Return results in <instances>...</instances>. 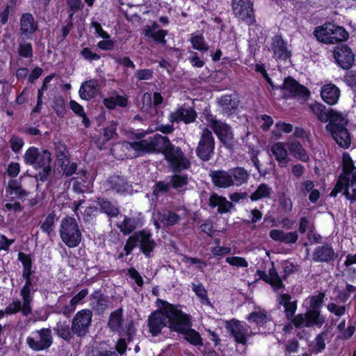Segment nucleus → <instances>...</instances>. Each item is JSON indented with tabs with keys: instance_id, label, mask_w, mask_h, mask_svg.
I'll return each mask as SVG.
<instances>
[{
	"instance_id": "c03bdc74",
	"label": "nucleus",
	"mask_w": 356,
	"mask_h": 356,
	"mask_svg": "<svg viewBox=\"0 0 356 356\" xmlns=\"http://www.w3.org/2000/svg\"><path fill=\"white\" fill-rule=\"evenodd\" d=\"M138 218H129L125 216L122 225H118V228L124 236L129 235L135 232L134 231L138 226Z\"/></svg>"
},
{
	"instance_id": "58836bf2",
	"label": "nucleus",
	"mask_w": 356,
	"mask_h": 356,
	"mask_svg": "<svg viewBox=\"0 0 356 356\" xmlns=\"http://www.w3.org/2000/svg\"><path fill=\"white\" fill-rule=\"evenodd\" d=\"M18 259L23 266L22 277L24 280H32L31 276L33 273V270H32L33 261L31 255L19 252L18 253Z\"/></svg>"
},
{
	"instance_id": "a18cd8bd",
	"label": "nucleus",
	"mask_w": 356,
	"mask_h": 356,
	"mask_svg": "<svg viewBox=\"0 0 356 356\" xmlns=\"http://www.w3.org/2000/svg\"><path fill=\"white\" fill-rule=\"evenodd\" d=\"M220 106L227 112L234 113L238 108V101L232 95H225L219 101Z\"/></svg>"
},
{
	"instance_id": "423d86ee",
	"label": "nucleus",
	"mask_w": 356,
	"mask_h": 356,
	"mask_svg": "<svg viewBox=\"0 0 356 356\" xmlns=\"http://www.w3.org/2000/svg\"><path fill=\"white\" fill-rule=\"evenodd\" d=\"M59 236L69 248H75L81 243L83 236L77 220L72 216L63 217L59 225Z\"/></svg>"
},
{
	"instance_id": "9d476101",
	"label": "nucleus",
	"mask_w": 356,
	"mask_h": 356,
	"mask_svg": "<svg viewBox=\"0 0 356 356\" xmlns=\"http://www.w3.org/2000/svg\"><path fill=\"white\" fill-rule=\"evenodd\" d=\"M346 125L343 118V121H332L326 126V129L330 132L337 145L343 149L348 148L351 143L350 134Z\"/></svg>"
},
{
	"instance_id": "bf43d9fd",
	"label": "nucleus",
	"mask_w": 356,
	"mask_h": 356,
	"mask_svg": "<svg viewBox=\"0 0 356 356\" xmlns=\"http://www.w3.org/2000/svg\"><path fill=\"white\" fill-rule=\"evenodd\" d=\"M65 1L69 10L71 11V13L69 15L70 19L76 13L83 10L84 7L81 0H65Z\"/></svg>"
},
{
	"instance_id": "4be33fe9",
	"label": "nucleus",
	"mask_w": 356,
	"mask_h": 356,
	"mask_svg": "<svg viewBox=\"0 0 356 356\" xmlns=\"http://www.w3.org/2000/svg\"><path fill=\"white\" fill-rule=\"evenodd\" d=\"M337 257V254L335 253L332 245L326 243L314 249L312 259L315 262L329 263L333 261Z\"/></svg>"
},
{
	"instance_id": "603ef678",
	"label": "nucleus",
	"mask_w": 356,
	"mask_h": 356,
	"mask_svg": "<svg viewBox=\"0 0 356 356\" xmlns=\"http://www.w3.org/2000/svg\"><path fill=\"white\" fill-rule=\"evenodd\" d=\"M193 49L202 51L207 52L209 51V45L206 43L204 36L202 34L192 36L190 39Z\"/></svg>"
},
{
	"instance_id": "4d7b16f0",
	"label": "nucleus",
	"mask_w": 356,
	"mask_h": 356,
	"mask_svg": "<svg viewBox=\"0 0 356 356\" xmlns=\"http://www.w3.org/2000/svg\"><path fill=\"white\" fill-rule=\"evenodd\" d=\"M170 183H165L164 181H156L153 187L152 195L158 197L160 194L168 193L170 190Z\"/></svg>"
},
{
	"instance_id": "774afa93",
	"label": "nucleus",
	"mask_w": 356,
	"mask_h": 356,
	"mask_svg": "<svg viewBox=\"0 0 356 356\" xmlns=\"http://www.w3.org/2000/svg\"><path fill=\"white\" fill-rule=\"evenodd\" d=\"M343 81L349 87H356V70H348L344 75Z\"/></svg>"
},
{
	"instance_id": "8fccbe9b",
	"label": "nucleus",
	"mask_w": 356,
	"mask_h": 356,
	"mask_svg": "<svg viewBox=\"0 0 356 356\" xmlns=\"http://www.w3.org/2000/svg\"><path fill=\"white\" fill-rule=\"evenodd\" d=\"M17 54L19 57L31 60L33 57V49L31 42H19Z\"/></svg>"
},
{
	"instance_id": "c756f323",
	"label": "nucleus",
	"mask_w": 356,
	"mask_h": 356,
	"mask_svg": "<svg viewBox=\"0 0 356 356\" xmlns=\"http://www.w3.org/2000/svg\"><path fill=\"white\" fill-rule=\"evenodd\" d=\"M53 330L56 336L67 342H70L74 338V335H75L72 330V326L70 327V323L67 321H59L57 322Z\"/></svg>"
},
{
	"instance_id": "dca6fc26",
	"label": "nucleus",
	"mask_w": 356,
	"mask_h": 356,
	"mask_svg": "<svg viewBox=\"0 0 356 356\" xmlns=\"http://www.w3.org/2000/svg\"><path fill=\"white\" fill-rule=\"evenodd\" d=\"M309 108L314 114H315L318 119L323 122L332 121H343V118L341 114L335 111L332 108H330L327 111L325 109V106L318 102H315L309 105Z\"/></svg>"
},
{
	"instance_id": "e2e57ef3",
	"label": "nucleus",
	"mask_w": 356,
	"mask_h": 356,
	"mask_svg": "<svg viewBox=\"0 0 356 356\" xmlns=\"http://www.w3.org/2000/svg\"><path fill=\"white\" fill-rule=\"evenodd\" d=\"M327 309L336 316L341 317L346 312V308L344 305H338L334 302H330L327 305Z\"/></svg>"
},
{
	"instance_id": "412c9836",
	"label": "nucleus",
	"mask_w": 356,
	"mask_h": 356,
	"mask_svg": "<svg viewBox=\"0 0 356 356\" xmlns=\"http://www.w3.org/2000/svg\"><path fill=\"white\" fill-rule=\"evenodd\" d=\"M213 184L218 188H227L234 185L230 170H211L209 172Z\"/></svg>"
},
{
	"instance_id": "0eeeda50",
	"label": "nucleus",
	"mask_w": 356,
	"mask_h": 356,
	"mask_svg": "<svg viewBox=\"0 0 356 356\" xmlns=\"http://www.w3.org/2000/svg\"><path fill=\"white\" fill-rule=\"evenodd\" d=\"M232 14L234 17L248 26L257 23L254 3L252 0H231Z\"/></svg>"
},
{
	"instance_id": "e433bc0d",
	"label": "nucleus",
	"mask_w": 356,
	"mask_h": 356,
	"mask_svg": "<svg viewBox=\"0 0 356 356\" xmlns=\"http://www.w3.org/2000/svg\"><path fill=\"white\" fill-rule=\"evenodd\" d=\"M122 323L123 309L120 307L110 314L107 325L111 331L118 332L122 328Z\"/></svg>"
},
{
	"instance_id": "393cba45",
	"label": "nucleus",
	"mask_w": 356,
	"mask_h": 356,
	"mask_svg": "<svg viewBox=\"0 0 356 356\" xmlns=\"http://www.w3.org/2000/svg\"><path fill=\"white\" fill-rule=\"evenodd\" d=\"M342 172L341 174H343L344 171L348 172L347 175H345L344 181L348 185L353 186L356 184V166L354 165L353 161L348 152H343L342 154Z\"/></svg>"
},
{
	"instance_id": "bb28decb",
	"label": "nucleus",
	"mask_w": 356,
	"mask_h": 356,
	"mask_svg": "<svg viewBox=\"0 0 356 356\" xmlns=\"http://www.w3.org/2000/svg\"><path fill=\"white\" fill-rule=\"evenodd\" d=\"M100 89L97 79H92L84 81L79 90V97L83 100H90L94 98Z\"/></svg>"
},
{
	"instance_id": "49530a36",
	"label": "nucleus",
	"mask_w": 356,
	"mask_h": 356,
	"mask_svg": "<svg viewBox=\"0 0 356 356\" xmlns=\"http://www.w3.org/2000/svg\"><path fill=\"white\" fill-rule=\"evenodd\" d=\"M118 125V122L112 120L108 123L107 126L104 127L102 129V131L101 132V134L102 135L104 143H106L112 138L118 136V134L116 131Z\"/></svg>"
},
{
	"instance_id": "ddd939ff",
	"label": "nucleus",
	"mask_w": 356,
	"mask_h": 356,
	"mask_svg": "<svg viewBox=\"0 0 356 356\" xmlns=\"http://www.w3.org/2000/svg\"><path fill=\"white\" fill-rule=\"evenodd\" d=\"M246 320L254 324L260 332L270 333L274 330V327L269 326L270 323H273L272 318L265 309L259 307L258 311L252 312L246 317Z\"/></svg>"
},
{
	"instance_id": "2f4dec72",
	"label": "nucleus",
	"mask_w": 356,
	"mask_h": 356,
	"mask_svg": "<svg viewBox=\"0 0 356 356\" xmlns=\"http://www.w3.org/2000/svg\"><path fill=\"white\" fill-rule=\"evenodd\" d=\"M96 203L99 206L100 210L110 218H115L120 213L117 203H113L106 197H97Z\"/></svg>"
},
{
	"instance_id": "f257e3e1",
	"label": "nucleus",
	"mask_w": 356,
	"mask_h": 356,
	"mask_svg": "<svg viewBox=\"0 0 356 356\" xmlns=\"http://www.w3.org/2000/svg\"><path fill=\"white\" fill-rule=\"evenodd\" d=\"M131 149L137 152L136 156H143L156 152H161L169 163L173 172H181L191 168V162L185 156L181 148L171 143L168 136L156 134L150 141L141 139L138 141L129 142Z\"/></svg>"
},
{
	"instance_id": "0e129e2a",
	"label": "nucleus",
	"mask_w": 356,
	"mask_h": 356,
	"mask_svg": "<svg viewBox=\"0 0 356 356\" xmlns=\"http://www.w3.org/2000/svg\"><path fill=\"white\" fill-rule=\"evenodd\" d=\"M226 262L236 267L246 268L248 266V263L246 259L241 257H227L226 258Z\"/></svg>"
},
{
	"instance_id": "2eb2a0df",
	"label": "nucleus",
	"mask_w": 356,
	"mask_h": 356,
	"mask_svg": "<svg viewBox=\"0 0 356 356\" xmlns=\"http://www.w3.org/2000/svg\"><path fill=\"white\" fill-rule=\"evenodd\" d=\"M149 332L153 337H156L161 333L163 327H168L166 318L163 312V306L160 309L152 312L147 320Z\"/></svg>"
},
{
	"instance_id": "a878e982",
	"label": "nucleus",
	"mask_w": 356,
	"mask_h": 356,
	"mask_svg": "<svg viewBox=\"0 0 356 356\" xmlns=\"http://www.w3.org/2000/svg\"><path fill=\"white\" fill-rule=\"evenodd\" d=\"M209 205L213 209L217 207L218 213L220 214L227 213L234 207V204L232 202L228 201L225 197L218 195L216 193L211 194Z\"/></svg>"
},
{
	"instance_id": "4468645a",
	"label": "nucleus",
	"mask_w": 356,
	"mask_h": 356,
	"mask_svg": "<svg viewBox=\"0 0 356 356\" xmlns=\"http://www.w3.org/2000/svg\"><path fill=\"white\" fill-rule=\"evenodd\" d=\"M197 118V113L193 106H186V104L179 106L175 111L170 113L168 120L170 123L184 122L185 124L194 123Z\"/></svg>"
},
{
	"instance_id": "7c9ffc66",
	"label": "nucleus",
	"mask_w": 356,
	"mask_h": 356,
	"mask_svg": "<svg viewBox=\"0 0 356 356\" xmlns=\"http://www.w3.org/2000/svg\"><path fill=\"white\" fill-rule=\"evenodd\" d=\"M286 146L288 151L295 159L304 163L309 161V156L299 141H291Z\"/></svg>"
},
{
	"instance_id": "ea45409f",
	"label": "nucleus",
	"mask_w": 356,
	"mask_h": 356,
	"mask_svg": "<svg viewBox=\"0 0 356 356\" xmlns=\"http://www.w3.org/2000/svg\"><path fill=\"white\" fill-rule=\"evenodd\" d=\"M158 218L164 226L172 227L179 222L180 216L171 210L165 209L158 213Z\"/></svg>"
},
{
	"instance_id": "f704fd0d",
	"label": "nucleus",
	"mask_w": 356,
	"mask_h": 356,
	"mask_svg": "<svg viewBox=\"0 0 356 356\" xmlns=\"http://www.w3.org/2000/svg\"><path fill=\"white\" fill-rule=\"evenodd\" d=\"M102 103L108 110H113L117 106L122 108L127 107L129 104V100L126 95H120L116 92L115 96L104 98Z\"/></svg>"
},
{
	"instance_id": "6e6552de",
	"label": "nucleus",
	"mask_w": 356,
	"mask_h": 356,
	"mask_svg": "<svg viewBox=\"0 0 356 356\" xmlns=\"http://www.w3.org/2000/svg\"><path fill=\"white\" fill-rule=\"evenodd\" d=\"M26 344L33 351H43L53 344L52 332L49 327H42L31 332L26 339Z\"/></svg>"
},
{
	"instance_id": "de8ad7c7",
	"label": "nucleus",
	"mask_w": 356,
	"mask_h": 356,
	"mask_svg": "<svg viewBox=\"0 0 356 356\" xmlns=\"http://www.w3.org/2000/svg\"><path fill=\"white\" fill-rule=\"evenodd\" d=\"M180 172H174L170 177V187L179 190V188L186 186L188 184V175H180Z\"/></svg>"
},
{
	"instance_id": "f3484780",
	"label": "nucleus",
	"mask_w": 356,
	"mask_h": 356,
	"mask_svg": "<svg viewBox=\"0 0 356 356\" xmlns=\"http://www.w3.org/2000/svg\"><path fill=\"white\" fill-rule=\"evenodd\" d=\"M38 29V24L31 13H24L19 17V33L21 36L32 40Z\"/></svg>"
},
{
	"instance_id": "72a5a7b5",
	"label": "nucleus",
	"mask_w": 356,
	"mask_h": 356,
	"mask_svg": "<svg viewBox=\"0 0 356 356\" xmlns=\"http://www.w3.org/2000/svg\"><path fill=\"white\" fill-rule=\"evenodd\" d=\"M305 314L307 327L316 326L320 328L325 322V317L321 314V311L309 309Z\"/></svg>"
},
{
	"instance_id": "7ed1b4c3",
	"label": "nucleus",
	"mask_w": 356,
	"mask_h": 356,
	"mask_svg": "<svg viewBox=\"0 0 356 356\" xmlns=\"http://www.w3.org/2000/svg\"><path fill=\"white\" fill-rule=\"evenodd\" d=\"M156 245L152 231L149 229H143L135 232L128 237L123 250L125 254L128 256L132 253L136 248L139 247L140 251L145 257L149 258Z\"/></svg>"
},
{
	"instance_id": "aec40b11",
	"label": "nucleus",
	"mask_w": 356,
	"mask_h": 356,
	"mask_svg": "<svg viewBox=\"0 0 356 356\" xmlns=\"http://www.w3.org/2000/svg\"><path fill=\"white\" fill-rule=\"evenodd\" d=\"M280 89L289 91L293 97H300L303 99H308L310 96L309 89L298 83L294 78L287 76L284 79L283 85L280 86Z\"/></svg>"
},
{
	"instance_id": "a19ab883",
	"label": "nucleus",
	"mask_w": 356,
	"mask_h": 356,
	"mask_svg": "<svg viewBox=\"0 0 356 356\" xmlns=\"http://www.w3.org/2000/svg\"><path fill=\"white\" fill-rule=\"evenodd\" d=\"M184 335V339L191 345L195 346H202L203 341L200 334L191 327H186L181 332H179Z\"/></svg>"
},
{
	"instance_id": "b1692460",
	"label": "nucleus",
	"mask_w": 356,
	"mask_h": 356,
	"mask_svg": "<svg viewBox=\"0 0 356 356\" xmlns=\"http://www.w3.org/2000/svg\"><path fill=\"white\" fill-rule=\"evenodd\" d=\"M106 185L108 190L115 191L116 193L124 194L129 192L131 185L127 178L120 175L110 176L106 180Z\"/></svg>"
},
{
	"instance_id": "864d4df0",
	"label": "nucleus",
	"mask_w": 356,
	"mask_h": 356,
	"mask_svg": "<svg viewBox=\"0 0 356 356\" xmlns=\"http://www.w3.org/2000/svg\"><path fill=\"white\" fill-rule=\"evenodd\" d=\"M52 108L58 118H63L65 117L66 114V104L63 97L60 96L54 99Z\"/></svg>"
},
{
	"instance_id": "20e7f679",
	"label": "nucleus",
	"mask_w": 356,
	"mask_h": 356,
	"mask_svg": "<svg viewBox=\"0 0 356 356\" xmlns=\"http://www.w3.org/2000/svg\"><path fill=\"white\" fill-rule=\"evenodd\" d=\"M313 34L318 42L325 44L345 42L349 38V33L345 28L330 22L315 27Z\"/></svg>"
},
{
	"instance_id": "6e6d98bb",
	"label": "nucleus",
	"mask_w": 356,
	"mask_h": 356,
	"mask_svg": "<svg viewBox=\"0 0 356 356\" xmlns=\"http://www.w3.org/2000/svg\"><path fill=\"white\" fill-rule=\"evenodd\" d=\"M348 172L344 171L343 174H340L338 180L334 187V188L332 190L330 193L331 197H337V194L342 192L343 191H345L346 188H350L348 185L344 181L343 179H345V175H346Z\"/></svg>"
},
{
	"instance_id": "6ab92c4d",
	"label": "nucleus",
	"mask_w": 356,
	"mask_h": 356,
	"mask_svg": "<svg viewBox=\"0 0 356 356\" xmlns=\"http://www.w3.org/2000/svg\"><path fill=\"white\" fill-rule=\"evenodd\" d=\"M334 58L339 66L344 70H349L355 61V55L351 48L346 44H343L335 49Z\"/></svg>"
},
{
	"instance_id": "3c124183",
	"label": "nucleus",
	"mask_w": 356,
	"mask_h": 356,
	"mask_svg": "<svg viewBox=\"0 0 356 356\" xmlns=\"http://www.w3.org/2000/svg\"><path fill=\"white\" fill-rule=\"evenodd\" d=\"M283 273L282 277L283 280H286L287 278L300 270V267L298 264H294L289 260H284L281 262Z\"/></svg>"
},
{
	"instance_id": "a211bd4d",
	"label": "nucleus",
	"mask_w": 356,
	"mask_h": 356,
	"mask_svg": "<svg viewBox=\"0 0 356 356\" xmlns=\"http://www.w3.org/2000/svg\"><path fill=\"white\" fill-rule=\"evenodd\" d=\"M270 48L276 60H286L292 56L291 50L281 35H276L272 38Z\"/></svg>"
},
{
	"instance_id": "1a4fd4ad",
	"label": "nucleus",
	"mask_w": 356,
	"mask_h": 356,
	"mask_svg": "<svg viewBox=\"0 0 356 356\" xmlns=\"http://www.w3.org/2000/svg\"><path fill=\"white\" fill-rule=\"evenodd\" d=\"M215 138L209 128H204L200 136L195 154L202 161H210L214 155Z\"/></svg>"
},
{
	"instance_id": "338daca9",
	"label": "nucleus",
	"mask_w": 356,
	"mask_h": 356,
	"mask_svg": "<svg viewBox=\"0 0 356 356\" xmlns=\"http://www.w3.org/2000/svg\"><path fill=\"white\" fill-rule=\"evenodd\" d=\"M314 223L307 216H302L299 220L298 232L302 234H305L307 230L314 228Z\"/></svg>"
},
{
	"instance_id": "9b49d317",
	"label": "nucleus",
	"mask_w": 356,
	"mask_h": 356,
	"mask_svg": "<svg viewBox=\"0 0 356 356\" xmlns=\"http://www.w3.org/2000/svg\"><path fill=\"white\" fill-rule=\"evenodd\" d=\"M92 313L88 309L76 312L72 321V330L79 337H84L89 332L92 323Z\"/></svg>"
},
{
	"instance_id": "69168bd1",
	"label": "nucleus",
	"mask_w": 356,
	"mask_h": 356,
	"mask_svg": "<svg viewBox=\"0 0 356 356\" xmlns=\"http://www.w3.org/2000/svg\"><path fill=\"white\" fill-rule=\"evenodd\" d=\"M60 167L63 171V175L66 177H71L74 174L76 175L78 165L76 162L64 163V165Z\"/></svg>"
},
{
	"instance_id": "f8f14e48",
	"label": "nucleus",
	"mask_w": 356,
	"mask_h": 356,
	"mask_svg": "<svg viewBox=\"0 0 356 356\" xmlns=\"http://www.w3.org/2000/svg\"><path fill=\"white\" fill-rule=\"evenodd\" d=\"M209 127L217 136L220 143L227 149L233 146L234 134L229 124L224 121L217 120Z\"/></svg>"
},
{
	"instance_id": "79ce46f5",
	"label": "nucleus",
	"mask_w": 356,
	"mask_h": 356,
	"mask_svg": "<svg viewBox=\"0 0 356 356\" xmlns=\"http://www.w3.org/2000/svg\"><path fill=\"white\" fill-rule=\"evenodd\" d=\"M230 174L234 181V185L239 186L246 183L249 179L250 174L243 167H236L229 170Z\"/></svg>"
},
{
	"instance_id": "13d9d810",
	"label": "nucleus",
	"mask_w": 356,
	"mask_h": 356,
	"mask_svg": "<svg viewBox=\"0 0 356 356\" xmlns=\"http://www.w3.org/2000/svg\"><path fill=\"white\" fill-rule=\"evenodd\" d=\"M9 143L11 150L15 154H18L24 145V140L16 135H12L10 136Z\"/></svg>"
},
{
	"instance_id": "5701e85b",
	"label": "nucleus",
	"mask_w": 356,
	"mask_h": 356,
	"mask_svg": "<svg viewBox=\"0 0 356 356\" xmlns=\"http://www.w3.org/2000/svg\"><path fill=\"white\" fill-rule=\"evenodd\" d=\"M70 183H72V190L74 193L77 194L86 193L90 184L87 170H79L76 176L71 178Z\"/></svg>"
},
{
	"instance_id": "09e8293b",
	"label": "nucleus",
	"mask_w": 356,
	"mask_h": 356,
	"mask_svg": "<svg viewBox=\"0 0 356 356\" xmlns=\"http://www.w3.org/2000/svg\"><path fill=\"white\" fill-rule=\"evenodd\" d=\"M145 35L153 39L158 44H165V37L168 32L167 30L159 29L156 31H152L150 29H145Z\"/></svg>"
},
{
	"instance_id": "5fc2aeb1",
	"label": "nucleus",
	"mask_w": 356,
	"mask_h": 356,
	"mask_svg": "<svg viewBox=\"0 0 356 356\" xmlns=\"http://www.w3.org/2000/svg\"><path fill=\"white\" fill-rule=\"evenodd\" d=\"M325 297V292L320 291L317 295H314L309 298V309H314L321 311V308L323 306L324 298Z\"/></svg>"
},
{
	"instance_id": "c85d7f7f",
	"label": "nucleus",
	"mask_w": 356,
	"mask_h": 356,
	"mask_svg": "<svg viewBox=\"0 0 356 356\" xmlns=\"http://www.w3.org/2000/svg\"><path fill=\"white\" fill-rule=\"evenodd\" d=\"M229 331L232 337L237 343L246 345L248 342V329L239 321L233 320L230 324Z\"/></svg>"
},
{
	"instance_id": "37998d69",
	"label": "nucleus",
	"mask_w": 356,
	"mask_h": 356,
	"mask_svg": "<svg viewBox=\"0 0 356 356\" xmlns=\"http://www.w3.org/2000/svg\"><path fill=\"white\" fill-rule=\"evenodd\" d=\"M273 193L272 188L265 183L260 184L255 191L250 195V200L252 202L258 201L261 199L270 198Z\"/></svg>"
},
{
	"instance_id": "c9c22d12",
	"label": "nucleus",
	"mask_w": 356,
	"mask_h": 356,
	"mask_svg": "<svg viewBox=\"0 0 356 356\" xmlns=\"http://www.w3.org/2000/svg\"><path fill=\"white\" fill-rule=\"evenodd\" d=\"M58 217L55 211H51L45 217L43 222H40V228L41 231L48 236H51L56 228V222Z\"/></svg>"
},
{
	"instance_id": "f03ea898",
	"label": "nucleus",
	"mask_w": 356,
	"mask_h": 356,
	"mask_svg": "<svg viewBox=\"0 0 356 356\" xmlns=\"http://www.w3.org/2000/svg\"><path fill=\"white\" fill-rule=\"evenodd\" d=\"M23 161L25 165L31 166L38 171L36 175L37 180L41 182L47 181L52 171V155L50 151L31 146L25 151Z\"/></svg>"
},
{
	"instance_id": "473e14b6",
	"label": "nucleus",
	"mask_w": 356,
	"mask_h": 356,
	"mask_svg": "<svg viewBox=\"0 0 356 356\" xmlns=\"http://www.w3.org/2000/svg\"><path fill=\"white\" fill-rule=\"evenodd\" d=\"M271 152L281 168H286L290 159L288 158L287 150L282 143H275L271 147Z\"/></svg>"
},
{
	"instance_id": "4c0bfd02",
	"label": "nucleus",
	"mask_w": 356,
	"mask_h": 356,
	"mask_svg": "<svg viewBox=\"0 0 356 356\" xmlns=\"http://www.w3.org/2000/svg\"><path fill=\"white\" fill-rule=\"evenodd\" d=\"M54 150L56 161L59 166H63L64 163H69L70 154L67 145L62 141L54 143Z\"/></svg>"
},
{
	"instance_id": "680f3d73",
	"label": "nucleus",
	"mask_w": 356,
	"mask_h": 356,
	"mask_svg": "<svg viewBox=\"0 0 356 356\" xmlns=\"http://www.w3.org/2000/svg\"><path fill=\"white\" fill-rule=\"evenodd\" d=\"M80 56L82 58L90 63L94 60H98L101 58L100 55L93 52L89 47H83L80 51Z\"/></svg>"
},
{
	"instance_id": "39448f33",
	"label": "nucleus",
	"mask_w": 356,
	"mask_h": 356,
	"mask_svg": "<svg viewBox=\"0 0 356 356\" xmlns=\"http://www.w3.org/2000/svg\"><path fill=\"white\" fill-rule=\"evenodd\" d=\"M163 306V312L166 318L168 327L172 332L179 333L186 327L192 326L191 316L184 312L180 305L161 300Z\"/></svg>"
},
{
	"instance_id": "052dcab7",
	"label": "nucleus",
	"mask_w": 356,
	"mask_h": 356,
	"mask_svg": "<svg viewBox=\"0 0 356 356\" xmlns=\"http://www.w3.org/2000/svg\"><path fill=\"white\" fill-rule=\"evenodd\" d=\"M327 335V331H323L316 337L314 349L316 353H321L325 348V339Z\"/></svg>"
},
{
	"instance_id": "cd10ccee",
	"label": "nucleus",
	"mask_w": 356,
	"mask_h": 356,
	"mask_svg": "<svg viewBox=\"0 0 356 356\" xmlns=\"http://www.w3.org/2000/svg\"><path fill=\"white\" fill-rule=\"evenodd\" d=\"M321 97L328 105H334L338 102L339 99L340 90L333 83H327L321 88Z\"/></svg>"
}]
</instances>
